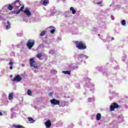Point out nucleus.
Here are the masks:
<instances>
[{
    "instance_id": "f257e3e1",
    "label": "nucleus",
    "mask_w": 128,
    "mask_h": 128,
    "mask_svg": "<svg viewBox=\"0 0 128 128\" xmlns=\"http://www.w3.org/2000/svg\"><path fill=\"white\" fill-rule=\"evenodd\" d=\"M20 6V0H16L12 4V5H10L8 7V8L9 10H12L13 8H14V10H18Z\"/></svg>"
},
{
    "instance_id": "f03ea898",
    "label": "nucleus",
    "mask_w": 128,
    "mask_h": 128,
    "mask_svg": "<svg viewBox=\"0 0 128 128\" xmlns=\"http://www.w3.org/2000/svg\"><path fill=\"white\" fill-rule=\"evenodd\" d=\"M86 80L88 82H86L84 85L85 90L86 88H90V92H94V84L90 82V79L88 78H86Z\"/></svg>"
},
{
    "instance_id": "7ed1b4c3",
    "label": "nucleus",
    "mask_w": 128,
    "mask_h": 128,
    "mask_svg": "<svg viewBox=\"0 0 128 128\" xmlns=\"http://www.w3.org/2000/svg\"><path fill=\"white\" fill-rule=\"evenodd\" d=\"M74 43L76 44V47L77 48H78V50H84L86 49V45L84 42H82L76 41Z\"/></svg>"
},
{
    "instance_id": "20e7f679",
    "label": "nucleus",
    "mask_w": 128,
    "mask_h": 128,
    "mask_svg": "<svg viewBox=\"0 0 128 128\" xmlns=\"http://www.w3.org/2000/svg\"><path fill=\"white\" fill-rule=\"evenodd\" d=\"M74 58H77V60H79L81 62H82V60H86V58H88V56L84 54H75L74 55Z\"/></svg>"
},
{
    "instance_id": "39448f33",
    "label": "nucleus",
    "mask_w": 128,
    "mask_h": 128,
    "mask_svg": "<svg viewBox=\"0 0 128 128\" xmlns=\"http://www.w3.org/2000/svg\"><path fill=\"white\" fill-rule=\"evenodd\" d=\"M104 76H106L107 78L110 77V80H117L118 78H116V74H110V72L108 70H105L103 72Z\"/></svg>"
},
{
    "instance_id": "423d86ee",
    "label": "nucleus",
    "mask_w": 128,
    "mask_h": 128,
    "mask_svg": "<svg viewBox=\"0 0 128 128\" xmlns=\"http://www.w3.org/2000/svg\"><path fill=\"white\" fill-rule=\"evenodd\" d=\"M36 61L34 60V58H32L30 59V64L32 68H34L38 70V65L36 64Z\"/></svg>"
},
{
    "instance_id": "0eeeda50",
    "label": "nucleus",
    "mask_w": 128,
    "mask_h": 128,
    "mask_svg": "<svg viewBox=\"0 0 128 128\" xmlns=\"http://www.w3.org/2000/svg\"><path fill=\"white\" fill-rule=\"evenodd\" d=\"M34 40H28L26 46L29 50H32V48L34 46Z\"/></svg>"
},
{
    "instance_id": "6e6552de",
    "label": "nucleus",
    "mask_w": 128,
    "mask_h": 128,
    "mask_svg": "<svg viewBox=\"0 0 128 128\" xmlns=\"http://www.w3.org/2000/svg\"><path fill=\"white\" fill-rule=\"evenodd\" d=\"M116 118V122L117 124H121V122H124V117L122 116V115L117 116Z\"/></svg>"
},
{
    "instance_id": "1a4fd4ad",
    "label": "nucleus",
    "mask_w": 128,
    "mask_h": 128,
    "mask_svg": "<svg viewBox=\"0 0 128 128\" xmlns=\"http://www.w3.org/2000/svg\"><path fill=\"white\" fill-rule=\"evenodd\" d=\"M118 104L116 102L112 104L110 106V110L111 111L114 110V108H118Z\"/></svg>"
},
{
    "instance_id": "9d476101",
    "label": "nucleus",
    "mask_w": 128,
    "mask_h": 128,
    "mask_svg": "<svg viewBox=\"0 0 128 128\" xmlns=\"http://www.w3.org/2000/svg\"><path fill=\"white\" fill-rule=\"evenodd\" d=\"M64 16L65 18H72V12L70 11H66L65 12H64Z\"/></svg>"
},
{
    "instance_id": "9b49d317",
    "label": "nucleus",
    "mask_w": 128,
    "mask_h": 128,
    "mask_svg": "<svg viewBox=\"0 0 128 128\" xmlns=\"http://www.w3.org/2000/svg\"><path fill=\"white\" fill-rule=\"evenodd\" d=\"M24 13L28 18H30V16H32V13L30 12V9H28V8H26V9L24 11Z\"/></svg>"
},
{
    "instance_id": "f8f14e48",
    "label": "nucleus",
    "mask_w": 128,
    "mask_h": 128,
    "mask_svg": "<svg viewBox=\"0 0 128 128\" xmlns=\"http://www.w3.org/2000/svg\"><path fill=\"white\" fill-rule=\"evenodd\" d=\"M52 104H54V106H58L60 104V100H57L56 99H52L50 100Z\"/></svg>"
},
{
    "instance_id": "ddd939ff",
    "label": "nucleus",
    "mask_w": 128,
    "mask_h": 128,
    "mask_svg": "<svg viewBox=\"0 0 128 128\" xmlns=\"http://www.w3.org/2000/svg\"><path fill=\"white\" fill-rule=\"evenodd\" d=\"M22 80V78L20 75H17L12 79V82H20Z\"/></svg>"
},
{
    "instance_id": "4468645a",
    "label": "nucleus",
    "mask_w": 128,
    "mask_h": 128,
    "mask_svg": "<svg viewBox=\"0 0 128 128\" xmlns=\"http://www.w3.org/2000/svg\"><path fill=\"white\" fill-rule=\"evenodd\" d=\"M45 126L46 128H50L52 126V122L50 120H48L45 122Z\"/></svg>"
},
{
    "instance_id": "2eb2a0df",
    "label": "nucleus",
    "mask_w": 128,
    "mask_h": 128,
    "mask_svg": "<svg viewBox=\"0 0 128 128\" xmlns=\"http://www.w3.org/2000/svg\"><path fill=\"white\" fill-rule=\"evenodd\" d=\"M40 4H42V6H48V4H50V1H48V0H42Z\"/></svg>"
},
{
    "instance_id": "dca6fc26",
    "label": "nucleus",
    "mask_w": 128,
    "mask_h": 128,
    "mask_svg": "<svg viewBox=\"0 0 128 128\" xmlns=\"http://www.w3.org/2000/svg\"><path fill=\"white\" fill-rule=\"evenodd\" d=\"M56 12H58V11H57L54 8L50 10V16H54V14H56Z\"/></svg>"
},
{
    "instance_id": "f3484780",
    "label": "nucleus",
    "mask_w": 128,
    "mask_h": 128,
    "mask_svg": "<svg viewBox=\"0 0 128 128\" xmlns=\"http://www.w3.org/2000/svg\"><path fill=\"white\" fill-rule=\"evenodd\" d=\"M98 22L100 24V26H101L102 27L106 26V22L102 20H98Z\"/></svg>"
},
{
    "instance_id": "a211bd4d",
    "label": "nucleus",
    "mask_w": 128,
    "mask_h": 128,
    "mask_svg": "<svg viewBox=\"0 0 128 128\" xmlns=\"http://www.w3.org/2000/svg\"><path fill=\"white\" fill-rule=\"evenodd\" d=\"M94 4H99L100 6H102V0H94Z\"/></svg>"
},
{
    "instance_id": "6ab92c4d",
    "label": "nucleus",
    "mask_w": 128,
    "mask_h": 128,
    "mask_svg": "<svg viewBox=\"0 0 128 128\" xmlns=\"http://www.w3.org/2000/svg\"><path fill=\"white\" fill-rule=\"evenodd\" d=\"M72 34H74L75 36L76 34H78V32L76 29H74L71 32Z\"/></svg>"
},
{
    "instance_id": "aec40b11",
    "label": "nucleus",
    "mask_w": 128,
    "mask_h": 128,
    "mask_svg": "<svg viewBox=\"0 0 128 128\" xmlns=\"http://www.w3.org/2000/svg\"><path fill=\"white\" fill-rule=\"evenodd\" d=\"M12 128H25L24 126L22 125H16L14 124L12 126Z\"/></svg>"
},
{
    "instance_id": "412c9836",
    "label": "nucleus",
    "mask_w": 128,
    "mask_h": 128,
    "mask_svg": "<svg viewBox=\"0 0 128 128\" xmlns=\"http://www.w3.org/2000/svg\"><path fill=\"white\" fill-rule=\"evenodd\" d=\"M66 102L65 101H61L60 102V106H62V108H64V106H66Z\"/></svg>"
},
{
    "instance_id": "4be33fe9",
    "label": "nucleus",
    "mask_w": 128,
    "mask_h": 128,
    "mask_svg": "<svg viewBox=\"0 0 128 128\" xmlns=\"http://www.w3.org/2000/svg\"><path fill=\"white\" fill-rule=\"evenodd\" d=\"M102 118V114L100 113H98L96 115V120H100Z\"/></svg>"
},
{
    "instance_id": "5701e85b",
    "label": "nucleus",
    "mask_w": 128,
    "mask_h": 128,
    "mask_svg": "<svg viewBox=\"0 0 128 128\" xmlns=\"http://www.w3.org/2000/svg\"><path fill=\"white\" fill-rule=\"evenodd\" d=\"M70 12H72V14H76V10H74V7H71L70 8Z\"/></svg>"
},
{
    "instance_id": "b1692460",
    "label": "nucleus",
    "mask_w": 128,
    "mask_h": 128,
    "mask_svg": "<svg viewBox=\"0 0 128 128\" xmlns=\"http://www.w3.org/2000/svg\"><path fill=\"white\" fill-rule=\"evenodd\" d=\"M6 30H10V21H7V25L6 26Z\"/></svg>"
},
{
    "instance_id": "393cba45",
    "label": "nucleus",
    "mask_w": 128,
    "mask_h": 128,
    "mask_svg": "<svg viewBox=\"0 0 128 128\" xmlns=\"http://www.w3.org/2000/svg\"><path fill=\"white\" fill-rule=\"evenodd\" d=\"M28 120L29 122H30V124H34V122H36V120H34L32 117L28 118Z\"/></svg>"
},
{
    "instance_id": "a878e982",
    "label": "nucleus",
    "mask_w": 128,
    "mask_h": 128,
    "mask_svg": "<svg viewBox=\"0 0 128 128\" xmlns=\"http://www.w3.org/2000/svg\"><path fill=\"white\" fill-rule=\"evenodd\" d=\"M13 98H14V94L13 93L10 94L8 96V100H12Z\"/></svg>"
},
{
    "instance_id": "bb28decb",
    "label": "nucleus",
    "mask_w": 128,
    "mask_h": 128,
    "mask_svg": "<svg viewBox=\"0 0 128 128\" xmlns=\"http://www.w3.org/2000/svg\"><path fill=\"white\" fill-rule=\"evenodd\" d=\"M14 64V59H10V62L8 63V64L10 65V66H13Z\"/></svg>"
},
{
    "instance_id": "cd10ccee",
    "label": "nucleus",
    "mask_w": 128,
    "mask_h": 128,
    "mask_svg": "<svg viewBox=\"0 0 128 128\" xmlns=\"http://www.w3.org/2000/svg\"><path fill=\"white\" fill-rule=\"evenodd\" d=\"M78 68V65L76 64H74L71 66V68H72V70H76Z\"/></svg>"
},
{
    "instance_id": "c85d7f7f",
    "label": "nucleus",
    "mask_w": 128,
    "mask_h": 128,
    "mask_svg": "<svg viewBox=\"0 0 128 128\" xmlns=\"http://www.w3.org/2000/svg\"><path fill=\"white\" fill-rule=\"evenodd\" d=\"M16 118V112H12L11 114V118Z\"/></svg>"
},
{
    "instance_id": "c756f323",
    "label": "nucleus",
    "mask_w": 128,
    "mask_h": 128,
    "mask_svg": "<svg viewBox=\"0 0 128 128\" xmlns=\"http://www.w3.org/2000/svg\"><path fill=\"white\" fill-rule=\"evenodd\" d=\"M88 102H94V98H88Z\"/></svg>"
},
{
    "instance_id": "7c9ffc66",
    "label": "nucleus",
    "mask_w": 128,
    "mask_h": 128,
    "mask_svg": "<svg viewBox=\"0 0 128 128\" xmlns=\"http://www.w3.org/2000/svg\"><path fill=\"white\" fill-rule=\"evenodd\" d=\"M62 74H68L69 76H70V72L68 70L62 71Z\"/></svg>"
},
{
    "instance_id": "2f4dec72",
    "label": "nucleus",
    "mask_w": 128,
    "mask_h": 128,
    "mask_svg": "<svg viewBox=\"0 0 128 128\" xmlns=\"http://www.w3.org/2000/svg\"><path fill=\"white\" fill-rule=\"evenodd\" d=\"M56 52L54 51V50L52 49L49 50V54H54Z\"/></svg>"
},
{
    "instance_id": "473e14b6",
    "label": "nucleus",
    "mask_w": 128,
    "mask_h": 128,
    "mask_svg": "<svg viewBox=\"0 0 128 128\" xmlns=\"http://www.w3.org/2000/svg\"><path fill=\"white\" fill-rule=\"evenodd\" d=\"M121 24H122V26H126V20H121Z\"/></svg>"
},
{
    "instance_id": "72a5a7b5",
    "label": "nucleus",
    "mask_w": 128,
    "mask_h": 128,
    "mask_svg": "<svg viewBox=\"0 0 128 128\" xmlns=\"http://www.w3.org/2000/svg\"><path fill=\"white\" fill-rule=\"evenodd\" d=\"M42 56V53H38V54H36V56L39 60H42L40 58Z\"/></svg>"
},
{
    "instance_id": "f704fd0d",
    "label": "nucleus",
    "mask_w": 128,
    "mask_h": 128,
    "mask_svg": "<svg viewBox=\"0 0 128 128\" xmlns=\"http://www.w3.org/2000/svg\"><path fill=\"white\" fill-rule=\"evenodd\" d=\"M12 14H20V10H14L12 11Z\"/></svg>"
},
{
    "instance_id": "c9c22d12",
    "label": "nucleus",
    "mask_w": 128,
    "mask_h": 128,
    "mask_svg": "<svg viewBox=\"0 0 128 128\" xmlns=\"http://www.w3.org/2000/svg\"><path fill=\"white\" fill-rule=\"evenodd\" d=\"M46 30H43L42 32H40V36H46Z\"/></svg>"
},
{
    "instance_id": "e433bc0d",
    "label": "nucleus",
    "mask_w": 128,
    "mask_h": 128,
    "mask_svg": "<svg viewBox=\"0 0 128 128\" xmlns=\"http://www.w3.org/2000/svg\"><path fill=\"white\" fill-rule=\"evenodd\" d=\"M36 22L34 18H32L30 20V22Z\"/></svg>"
},
{
    "instance_id": "4c0bfd02",
    "label": "nucleus",
    "mask_w": 128,
    "mask_h": 128,
    "mask_svg": "<svg viewBox=\"0 0 128 128\" xmlns=\"http://www.w3.org/2000/svg\"><path fill=\"white\" fill-rule=\"evenodd\" d=\"M96 70H98V72H102V67H97L96 68Z\"/></svg>"
},
{
    "instance_id": "58836bf2",
    "label": "nucleus",
    "mask_w": 128,
    "mask_h": 128,
    "mask_svg": "<svg viewBox=\"0 0 128 128\" xmlns=\"http://www.w3.org/2000/svg\"><path fill=\"white\" fill-rule=\"evenodd\" d=\"M62 122L60 121L57 123V126H62Z\"/></svg>"
},
{
    "instance_id": "ea45409f",
    "label": "nucleus",
    "mask_w": 128,
    "mask_h": 128,
    "mask_svg": "<svg viewBox=\"0 0 128 128\" xmlns=\"http://www.w3.org/2000/svg\"><path fill=\"white\" fill-rule=\"evenodd\" d=\"M57 72H58L54 70H51V74H56Z\"/></svg>"
},
{
    "instance_id": "a19ab883",
    "label": "nucleus",
    "mask_w": 128,
    "mask_h": 128,
    "mask_svg": "<svg viewBox=\"0 0 128 128\" xmlns=\"http://www.w3.org/2000/svg\"><path fill=\"white\" fill-rule=\"evenodd\" d=\"M54 32H56V27H54L53 29L50 30V34H54Z\"/></svg>"
},
{
    "instance_id": "79ce46f5",
    "label": "nucleus",
    "mask_w": 128,
    "mask_h": 128,
    "mask_svg": "<svg viewBox=\"0 0 128 128\" xmlns=\"http://www.w3.org/2000/svg\"><path fill=\"white\" fill-rule=\"evenodd\" d=\"M46 48V46H44V44H40L38 46V48Z\"/></svg>"
},
{
    "instance_id": "37998d69",
    "label": "nucleus",
    "mask_w": 128,
    "mask_h": 128,
    "mask_svg": "<svg viewBox=\"0 0 128 128\" xmlns=\"http://www.w3.org/2000/svg\"><path fill=\"white\" fill-rule=\"evenodd\" d=\"M75 86L76 88H80V85L78 83L75 84Z\"/></svg>"
},
{
    "instance_id": "c03bdc74",
    "label": "nucleus",
    "mask_w": 128,
    "mask_h": 128,
    "mask_svg": "<svg viewBox=\"0 0 128 128\" xmlns=\"http://www.w3.org/2000/svg\"><path fill=\"white\" fill-rule=\"evenodd\" d=\"M126 55H124L122 57V60L123 62H126Z\"/></svg>"
},
{
    "instance_id": "a18cd8bd",
    "label": "nucleus",
    "mask_w": 128,
    "mask_h": 128,
    "mask_svg": "<svg viewBox=\"0 0 128 128\" xmlns=\"http://www.w3.org/2000/svg\"><path fill=\"white\" fill-rule=\"evenodd\" d=\"M54 26H50V27H48V30H50H50H54Z\"/></svg>"
},
{
    "instance_id": "49530a36",
    "label": "nucleus",
    "mask_w": 128,
    "mask_h": 128,
    "mask_svg": "<svg viewBox=\"0 0 128 128\" xmlns=\"http://www.w3.org/2000/svg\"><path fill=\"white\" fill-rule=\"evenodd\" d=\"M27 94L28 96H32V91H30V90H28Z\"/></svg>"
},
{
    "instance_id": "de8ad7c7",
    "label": "nucleus",
    "mask_w": 128,
    "mask_h": 128,
    "mask_svg": "<svg viewBox=\"0 0 128 128\" xmlns=\"http://www.w3.org/2000/svg\"><path fill=\"white\" fill-rule=\"evenodd\" d=\"M114 70H120V67L118 66H116L114 67Z\"/></svg>"
},
{
    "instance_id": "09e8293b",
    "label": "nucleus",
    "mask_w": 128,
    "mask_h": 128,
    "mask_svg": "<svg viewBox=\"0 0 128 128\" xmlns=\"http://www.w3.org/2000/svg\"><path fill=\"white\" fill-rule=\"evenodd\" d=\"M24 6H22L18 10H20V12H22V10H24Z\"/></svg>"
},
{
    "instance_id": "8fccbe9b",
    "label": "nucleus",
    "mask_w": 128,
    "mask_h": 128,
    "mask_svg": "<svg viewBox=\"0 0 128 128\" xmlns=\"http://www.w3.org/2000/svg\"><path fill=\"white\" fill-rule=\"evenodd\" d=\"M4 20V17L0 16V20Z\"/></svg>"
},
{
    "instance_id": "3c124183",
    "label": "nucleus",
    "mask_w": 128,
    "mask_h": 128,
    "mask_svg": "<svg viewBox=\"0 0 128 128\" xmlns=\"http://www.w3.org/2000/svg\"><path fill=\"white\" fill-rule=\"evenodd\" d=\"M17 35L18 36H22V33L18 34Z\"/></svg>"
},
{
    "instance_id": "603ef678",
    "label": "nucleus",
    "mask_w": 128,
    "mask_h": 128,
    "mask_svg": "<svg viewBox=\"0 0 128 128\" xmlns=\"http://www.w3.org/2000/svg\"><path fill=\"white\" fill-rule=\"evenodd\" d=\"M124 108L128 109V105H124Z\"/></svg>"
},
{
    "instance_id": "864d4df0",
    "label": "nucleus",
    "mask_w": 128,
    "mask_h": 128,
    "mask_svg": "<svg viewBox=\"0 0 128 128\" xmlns=\"http://www.w3.org/2000/svg\"><path fill=\"white\" fill-rule=\"evenodd\" d=\"M10 110H11V112H14V110H16V109H14V108H12L11 109H10Z\"/></svg>"
},
{
    "instance_id": "5fc2aeb1",
    "label": "nucleus",
    "mask_w": 128,
    "mask_h": 128,
    "mask_svg": "<svg viewBox=\"0 0 128 128\" xmlns=\"http://www.w3.org/2000/svg\"><path fill=\"white\" fill-rule=\"evenodd\" d=\"M48 96H52V92H50Z\"/></svg>"
},
{
    "instance_id": "6e6d98bb",
    "label": "nucleus",
    "mask_w": 128,
    "mask_h": 128,
    "mask_svg": "<svg viewBox=\"0 0 128 128\" xmlns=\"http://www.w3.org/2000/svg\"><path fill=\"white\" fill-rule=\"evenodd\" d=\"M110 18H111L112 20H114V16H111Z\"/></svg>"
},
{
    "instance_id": "4d7b16f0",
    "label": "nucleus",
    "mask_w": 128,
    "mask_h": 128,
    "mask_svg": "<svg viewBox=\"0 0 128 128\" xmlns=\"http://www.w3.org/2000/svg\"><path fill=\"white\" fill-rule=\"evenodd\" d=\"M2 96H3L4 98H6V94H2Z\"/></svg>"
},
{
    "instance_id": "13d9d810",
    "label": "nucleus",
    "mask_w": 128,
    "mask_h": 128,
    "mask_svg": "<svg viewBox=\"0 0 128 128\" xmlns=\"http://www.w3.org/2000/svg\"><path fill=\"white\" fill-rule=\"evenodd\" d=\"M65 98H70V96H67L66 95Z\"/></svg>"
},
{
    "instance_id": "bf43d9fd",
    "label": "nucleus",
    "mask_w": 128,
    "mask_h": 128,
    "mask_svg": "<svg viewBox=\"0 0 128 128\" xmlns=\"http://www.w3.org/2000/svg\"><path fill=\"white\" fill-rule=\"evenodd\" d=\"M12 66H10V70H12Z\"/></svg>"
},
{
    "instance_id": "052dcab7",
    "label": "nucleus",
    "mask_w": 128,
    "mask_h": 128,
    "mask_svg": "<svg viewBox=\"0 0 128 128\" xmlns=\"http://www.w3.org/2000/svg\"><path fill=\"white\" fill-rule=\"evenodd\" d=\"M114 40V37H112V38H111V40Z\"/></svg>"
},
{
    "instance_id": "680f3d73",
    "label": "nucleus",
    "mask_w": 128,
    "mask_h": 128,
    "mask_svg": "<svg viewBox=\"0 0 128 128\" xmlns=\"http://www.w3.org/2000/svg\"><path fill=\"white\" fill-rule=\"evenodd\" d=\"M21 66H22L24 67V64H21Z\"/></svg>"
},
{
    "instance_id": "e2e57ef3",
    "label": "nucleus",
    "mask_w": 128,
    "mask_h": 128,
    "mask_svg": "<svg viewBox=\"0 0 128 128\" xmlns=\"http://www.w3.org/2000/svg\"><path fill=\"white\" fill-rule=\"evenodd\" d=\"M110 88H112V84H110Z\"/></svg>"
},
{
    "instance_id": "0e129e2a",
    "label": "nucleus",
    "mask_w": 128,
    "mask_h": 128,
    "mask_svg": "<svg viewBox=\"0 0 128 128\" xmlns=\"http://www.w3.org/2000/svg\"><path fill=\"white\" fill-rule=\"evenodd\" d=\"M2 116V113L0 112V116Z\"/></svg>"
},
{
    "instance_id": "69168bd1",
    "label": "nucleus",
    "mask_w": 128,
    "mask_h": 128,
    "mask_svg": "<svg viewBox=\"0 0 128 128\" xmlns=\"http://www.w3.org/2000/svg\"><path fill=\"white\" fill-rule=\"evenodd\" d=\"M10 78H12V75H10Z\"/></svg>"
},
{
    "instance_id": "338daca9",
    "label": "nucleus",
    "mask_w": 128,
    "mask_h": 128,
    "mask_svg": "<svg viewBox=\"0 0 128 128\" xmlns=\"http://www.w3.org/2000/svg\"><path fill=\"white\" fill-rule=\"evenodd\" d=\"M110 100H112V97H110Z\"/></svg>"
},
{
    "instance_id": "774afa93",
    "label": "nucleus",
    "mask_w": 128,
    "mask_h": 128,
    "mask_svg": "<svg viewBox=\"0 0 128 128\" xmlns=\"http://www.w3.org/2000/svg\"><path fill=\"white\" fill-rule=\"evenodd\" d=\"M3 8H6V6H4Z\"/></svg>"
}]
</instances>
